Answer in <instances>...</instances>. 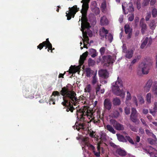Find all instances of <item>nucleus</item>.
<instances>
[{
	"instance_id": "35",
	"label": "nucleus",
	"mask_w": 157,
	"mask_h": 157,
	"mask_svg": "<svg viewBox=\"0 0 157 157\" xmlns=\"http://www.w3.org/2000/svg\"><path fill=\"white\" fill-rule=\"evenodd\" d=\"M125 32L126 34H128V33L132 32L130 26L128 25H126L124 26Z\"/></svg>"
},
{
	"instance_id": "37",
	"label": "nucleus",
	"mask_w": 157,
	"mask_h": 157,
	"mask_svg": "<svg viewBox=\"0 0 157 157\" xmlns=\"http://www.w3.org/2000/svg\"><path fill=\"white\" fill-rule=\"evenodd\" d=\"M83 36L84 38V39L83 40V42L84 43L85 42H86V43H88L89 41V39L87 36V33H83Z\"/></svg>"
},
{
	"instance_id": "47",
	"label": "nucleus",
	"mask_w": 157,
	"mask_h": 157,
	"mask_svg": "<svg viewBox=\"0 0 157 157\" xmlns=\"http://www.w3.org/2000/svg\"><path fill=\"white\" fill-rule=\"evenodd\" d=\"M107 38L108 39V40L109 41V42L111 43L113 39V35L111 33H109L108 34V36H107Z\"/></svg>"
},
{
	"instance_id": "58",
	"label": "nucleus",
	"mask_w": 157,
	"mask_h": 157,
	"mask_svg": "<svg viewBox=\"0 0 157 157\" xmlns=\"http://www.w3.org/2000/svg\"><path fill=\"white\" fill-rule=\"evenodd\" d=\"M97 85V86L95 88L96 94L100 91V86H101V85H99V84H98Z\"/></svg>"
},
{
	"instance_id": "44",
	"label": "nucleus",
	"mask_w": 157,
	"mask_h": 157,
	"mask_svg": "<svg viewBox=\"0 0 157 157\" xmlns=\"http://www.w3.org/2000/svg\"><path fill=\"white\" fill-rule=\"evenodd\" d=\"M125 138L126 140L128 141L130 143L132 144H134V143L132 139L129 136H126Z\"/></svg>"
},
{
	"instance_id": "56",
	"label": "nucleus",
	"mask_w": 157,
	"mask_h": 157,
	"mask_svg": "<svg viewBox=\"0 0 157 157\" xmlns=\"http://www.w3.org/2000/svg\"><path fill=\"white\" fill-rule=\"evenodd\" d=\"M52 95L54 96L55 97L56 96H60V93L58 91H54L53 92Z\"/></svg>"
},
{
	"instance_id": "50",
	"label": "nucleus",
	"mask_w": 157,
	"mask_h": 157,
	"mask_svg": "<svg viewBox=\"0 0 157 157\" xmlns=\"http://www.w3.org/2000/svg\"><path fill=\"white\" fill-rule=\"evenodd\" d=\"M151 17V13L150 12L147 13V15L145 17V20L146 21H148Z\"/></svg>"
},
{
	"instance_id": "30",
	"label": "nucleus",
	"mask_w": 157,
	"mask_h": 157,
	"mask_svg": "<svg viewBox=\"0 0 157 157\" xmlns=\"http://www.w3.org/2000/svg\"><path fill=\"white\" fill-rule=\"evenodd\" d=\"M133 55V51L132 50H128V51L126 53L125 55V57L128 58H131Z\"/></svg>"
},
{
	"instance_id": "41",
	"label": "nucleus",
	"mask_w": 157,
	"mask_h": 157,
	"mask_svg": "<svg viewBox=\"0 0 157 157\" xmlns=\"http://www.w3.org/2000/svg\"><path fill=\"white\" fill-rule=\"evenodd\" d=\"M128 9L129 12H132L134 11V8L132 4V3H130L128 5Z\"/></svg>"
},
{
	"instance_id": "53",
	"label": "nucleus",
	"mask_w": 157,
	"mask_h": 157,
	"mask_svg": "<svg viewBox=\"0 0 157 157\" xmlns=\"http://www.w3.org/2000/svg\"><path fill=\"white\" fill-rule=\"evenodd\" d=\"M148 141L149 143L151 145H154L155 143V141L151 139H149Z\"/></svg>"
},
{
	"instance_id": "4",
	"label": "nucleus",
	"mask_w": 157,
	"mask_h": 157,
	"mask_svg": "<svg viewBox=\"0 0 157 157\" xmlns=\"http://www.w3.org/2000/svg\"><path fill=\"white\" fill-rule=\"evenodd\" d=\"M90 1V0H82L81 2V3H82V9L81 11L82 14L81 18V21H85L88 20L86 17V14L89 8V3Z\"/></svg>"
},
{
	"instance_id": "13",
	"label": "nucleus",
	"mask_w": 157,
	"mask_h": 157,
	"mask_svg": "<svg viewBox=\"0 0 157 157\" xmlns=\"http://www.w3.org/2000/svg\"><path fill=\"white\" fill-rule=\"evenodd\" d=\"M140 26L141 28V31L143 34H144L147 29V26L144 22V19L142 18L140 21Z\"/></svg>"
},
{
	"instance_id": "28",
	"label": "nucleus",
	"mask_w": 157,
	"mask_h": 157,
	"mask_svg": "<svg viewBox=\"0 0 157 157\" xmlns=\"http://www.w3.org/2000/svg\"><path fill=\"white\" fill-rule=\"evenodd\" d=\"M156 23L157 22L155 20H151L149 24L150 28L152 30L155 29L156 26Z\"/></svg>"
},
{
	"instance_id": "60",
	"label": "nucleus",
	"mask_w": 157,
	"mask_h": 157,
	"mask_svg": "<svg viewBox=\"0 0 157 157\" xmlns=\"http://www.w3.org/2000/svg\"><path fill=\"white\" fill-rule=\"evenodd\" d=\"M139 132L142 135L144 134V130L142 127H140L139 129Z\"/></svg>"
},
{
	"instance_id": "61",
	"label": "nucleus",
	"mask_w": 157,
	"mask_h": 157,
	"mask_svg": "<svg viewBox=\"0 0 157 157\" xmlns=\"http://www.w3.org/2000/svg\"><path fill=\"white\" fill-rule=\"evenodd\" d=\"M154 112H156L157 110V102H155L154 104Z\"/></svg>"
},
{
	"instance_id": "24",
	"label": "nucleus",
	"mask_w": 157,
	"mask_h": 157,
	"mask_svg": "<svg viewBox=\"0 0 157 157\" xmlns=\"http://www.w3.org/2000/svg\"><path fill=\"white\" fill-rule=\"evenodd\" d=\"M98 80L97 78V73H94V76L92 77V79L91 81V83L93 86H94L98 84Z\"/></svg>"
},
{
	"instance_id": "8",
	"label": "nucleus",
	"mask_w": 157,
	"mask_h": 157,
	"mask_svg": "<svg viewBox=\"0 0 157 157\" xmlns=\"http://www.w3.org/2000/svg\"><path fill=\"white\" fill-rule=\"evenodd\" d=\"M130 120L133 123H136L139 121L138 118L137 111L136 109L132 108L131 113L130 116Z\"/></svg>"
},
{
	"instance_id": "10",
	"label": "nucleus",
	"mask_w": 157,
	"mask_h": 157,
	"mask_svg": "<svg viewBox=\"0 0 157 157\" xmlns=\"http://www.w3.org/2000/svg\"><path fill=\"white\" fill-rule=\"evenodd\" d=\"M97 139V141H98L97 149L99 150L100 149V146L101 147L102 144H104V142H105L106 140L105 134V133H102L100 135V136L99 138H98Z\"/></svg>"
},
{
	"instance_id": "9",
	"label": "nucleus",
	"mask_w": 157,
	"mask_h": 157,
	"mask_svg": "<svg viewBox=\"0 0 157 157\" xmlns=\"http://www.w3.org/2000/svg\"><path fill=\"white\" fill-rule=\"evenodd\" d=\"M110 121L111 124L117 130L120 131L124 130L123 125L118 122L115 120L112 119Z\"/></svg>"
},
{
	"instance_id": "31",
	"label": "nucleus",
	"mask_w": 157,
	"mask_h": 157,
	"mask_svg": "<svg viewBox=\"0 0 157 157\" xmlns=\"http://www.w3.org/2000/svg\"><path fill=\"white\" fill-rule=\"evenodd\" d=\"M113 104L114 105H119L121 104V101L120 99L118 98H116L113 99Z\"/></svg>"
},
{
	"instance_id": "19",
	"label": "nucleus",
	"mask_w": 157,
	"mask_h": 157,
	"mask_svg": "<svg viewBox=\"0 0 157 157\" xmlns=\"http://www.w3.org/2000/svg\"><path fill=\"white\" fill-rule=\"evenodd\" d=\"M88 52L87 51H86L83 53L80 56L79 62L81 65H82L84 63V60L86 59V58L88 55Z\"/></svg>"
},
{
	"instance_id": "59",
	"label": "nucleus",
	"mask_w": 157,
	"mask_h": 157,
	"mask_svg": "<svg viewBox=\"0 0 157 157\" xmlns=\"http://www.w3.org/2000/svg\"><path fill=\"white\" fill-rule=\"evenodd\" d=\"M120 115V113L117 111H116L114 112L113 113V117H117Z\"/></svg>"
},
{
	"instance_id": "20",
	"label": "nucleus",
	"mask_w": 157,
	"mask_h": 157,
	"mask_svg": "<svg viewBox=\"0 0 157 157\" xmlns=\"http://www.w3.org/2000/svg\"><path fill=\"white\" fill-rule=\"evenodd\" d=\"M101 10L102 12L105 13L107 11L106 2L104 0L102 2L100 6Z\"/></svg>"
},
{
	"instance_id": "15",
	"label": "nucleus",
	"mask_w": 157,
	"mask_h": 157,
	"mask_svg": "<svg viewBox=\"0 0 157 157\" xmlns=\"http://www.w3.org/2000/svg\"><path fill=\"white\" fill-rule=\"evenodd\" d=\"M69 92H70L71 93H72L73 94H74V95L75 96V99L73 101H72V102H73L74 103V105H77L78 102L83 100V96L82 97H81V96H80L79 97V98L78 99L76 96V93L74 91L71 90L69 89Z\"/></svg>"
},
{
	"instance_id": "49",
	"label": "nucleus",
	"mask_w": 157,
	"mask_h": 157,
	"mask_svg": "<svg viewBox=\"0 0 157 157\" xmlns=\"http://www.w3.org/2000/svg\"><path fill=\"white\" fill-rule=\"evenodd\" d=\"M129 128H130V129L133 131L134 132H136V129L135 127L132 125L131 124H129L128 125Z\"/></svg>"
},
{
	"instance_id": "45",
	"label": "nucleus",
	"mask_w": 157,
	"mask_h": 157,
	"mask_svg": "<svg viewBox=\"0 0 157 157\" xmlns=\"http://www.w3.org/2000/svg\"><path fill=\"white\" fill-rule=\"evenodd\" d=\"M95 133V132H94L91 129L88 130V133L89 134L90 136L91 137H94Z\"/></svg>"
},
{
	"instance_id": "62",
	"label": "nucleus",
	"mask_w": 157,
	"mask_h": 157,
	"mask_svg": "<svg viewBox=\"0 0 157 157\" xmlns=\"http://www.w3.org/2000/svg\"><path fill=\"white\" fill-rule=\"evenodd\" d=\"M133 100L134 102L135 103V105H136V106H137L138 105V101L137 100V98L136 97L134 96L133 97Z\"/></svg>"
},
{
	"instance_id": "33",
	"label": "nucleus",
	"mask_w": 157,
	"mask_h": 157,
	"mask_svg": "<svg viewBox=\"0 0 157 157\" xmlns=\"http://www.w3.org/2000/svg\"><path fill=\"white\" fill-rule=\"evenodd\" d=\"M148 40L149 38H148L147 37H146L145 38V40H144L143 42L140 45V48L141 49H143L144 48V47L147 44Z\"/></svg>"
},
{
	"instance_id": "38",
	"label": "nucleus",
	"mask_w": 157,
	"mask_h": 157,
	"mask_svg": "<svg viewBox=\"0 0 157 157\" xmlns=\"http://www.w3.org/2000/svg\"><path fill=\"white\" fill-rule=\"evenodd\" d=\"M137 98L139 101V102L140 104H142L144 103V100L143 97L141 96H138Z\"/></svg>"
},
{
	"instance_id": "12",
	"label": "nucleus",
	"mask_w": 157,
	"mask_h": 157,
	"mask_svg": "<svg viewBox=\"0 0 157 157\" xmlns=\"http://www.w3.org/2000/svg\"><path fill=\"white\" fill-rule=\"evenodd\" d=\"M140 67L141 68L143 74L146 75L148 74L150 68L149 65L145 62H143L140 64Z\"/></svg>"
},
{
	"instance_id": "2",
	"label": "nucleus",
	"mask_w": 157,
	"mask_h": 157,
	"mask_svg": "<svg viewBox=\"0 0 157 157\" xmlns=\"http://www.w3.org/2000/svg\"><path fill=\"white\" fill-rule=\"evenodd\" d=\"M60 94L63 96V101L61 104L64 106L67 107L68 105L72 102L75 99L74 94L70 92L67 86H64L62 88L60 91Z\"/></svg>"
},
{
	"instance_id": "63",
	"label": "nucleus",
	"mask_w": 157,
	"mask_h": 157,
	"mask_svg": "<svg viewBox=\"0 0 157 157\" xmlns=\"http://www.w3.org/2000/svg\"><path fill=\"white\" fill-rule=\"evenodd\" d=\"M125 113L126 114L128 115L130 113V110L129 108L127 107H126L124 109Z\"/></svg>"
},
{
	"instance_id": "17",
	"label": "nucleus",
	"mask_w": 157,
	"mask_h": 157,
	"mask_svg": "<svg viewBox=\"0 0 157 157\" xmlns=\"http://www.w3.org/2000/svg\"><path fill=\"white\" fill-rule=\"evenodd\" d=\"M43 44H44L46 45L45 49H47L48 48V51L49 52V50H51V52H52V44L50 43L49 41L48 38L46 39V40L43 42Z\"/></svg>"
},
{
	"instance_id": "1",
	"label": "nucleus",
	"mask_w": 157,
	"mask_h": 157,
	"mask_svg": "<svg viewBox=\"0 0 157 157\" xmlns=\"http://www.w3.org/2000/svg\"><path fill=\"white\" fill-rule=\"evenodd\" d=\"M93 112L90 109H88L87 107L84 106L78 109H77L76 115L77 117L81 121H84L86 117L89 119L90 121H93L94 123H97L100 122L101 119L100 115L97 113L96 117L94 116Z\"/></svg>"
},
{
	"instance_id": "23",
	"label": "nucleus",
	"mask_w": 157,
	"mask_h": 157,
	"mask_svg": "<svg viewBox=\"0 0 157 157\" xmlns=\"http://www.w3.org/2000/svg\"><path fill=\"white\" fill-rule=\"evenodd\" d=\"M73 104L74 105V103L73 102H71L69 105H68L67 107H66V111L67 112L70 111L72 113L73 110L75 109L73 107Z\"/></svg>"
},
{
	"instance_id": "25",
	"label": "nucleus",
	"mask_w": 157,
	"mask_h": 157,
	"mask_svg": "<svg viewBox=\"0 0 157 157\" xmlns=\"http://www.w3.org/2000/svg\"><path fill=\"white\" fill-rule=\"evenodd\" d=\"M85 70L86 74V76L88 77H90L91 75L94 73V71L91 70L90 68H86Z\"/></svg>"
},
{
	"instance_id": "36",
	"label": "nucleus",
	"mask_w": 157,
	"mask_h": 157,
	"mask_svg": "<svg viewBox=\"0 0 157 157\" xmlns=\"http://www.w3.org/2000/svg\"><path fill=\"white\" fill-rule=\"evenodd\" d=\"M68 71L70 74H73L74 73L76 72H77V70L75 68V66H73L71 65Z\"/></svg>"
},
{
	"instance_id": "16",
	"label": "nucleus",
	"mask_w": 157,
	"mask_h": 157,
	"mask_svg": "<svg viewBox=\"0 0 157 157\" xmlns=\"http://www.w3.org/2000/svg\"><path fill=\"white\" fill-rule=\"evenodd\" d=\"M98 74L99 76L104 79H106L109 77L108 73L106 70H101L98 72Z\"/></svg>"
},
{
	"instance_id": "22",
	"label": "nucleus",
	"mask_w": 157,
	"mask_h": 157,
	"mask_svg": "<svg viewBox=\"0 0 157 157\" xmlns=\"http://www.w3.org/2000/svg\"><path fill=\"white\" fill-rule=\"evenodd\" d=\"M152 83V80L149 79L147 82L144 89L146 91L148 92L150 90V88Z\"/></svg>"
},
{
	"instance_id": "57",
	"label": "nucleus",
	"mask_w": 157,
	"mask_h": 157,
	"mask_svg": "<svg viewBox=\"0 0 157 157\" xmlns=\"http://www.w3.org/2000/svg\"><path fill=\"white\" fill-rule=\"evenodd\" d=\"M52 102V104L53 105L55 104V100L54 98H51L49 101V102L50 105L51 104V102Z\"/></svg>"
},
{
	"instance_id": "21",
	"label": "nucleus",
	"mask_w": 157,
	"mask_h": 157,
	"mask_svg": "<svg viewBox=\"0 0 157 157\" xmlns=\"http://www.w3.org/2000/svg\"><path fill=\"white\" fill-rule=\"evenodd\" d=\"M108 21L105 16L102 17L100 20V24L102 26L107 25L108 24Z\"/></svg>"
},
{
	"instance_id": "5",
	"label": "nucleus",
	"mask_w": 157,
	"mask_h": 157,
	"mask_svg": "<svg viewBox=\"0 0 157 157\" xmlns=\"http://www.w3.org/2000/svg\"><path fill=\"white\" fill-rule=\"evenodd\" d=\"M83 141L84 142L85 145L88 147L89 149L92 151L94 155L97 157H99L100 156V154L101 152L102 153H104V148L103 147H101L100 146L99 150H98V152L95 151V147L88 142L87 141V138H84Z\"/></svg>"
},
{
	"instance_id": "11",
	"label": "nucleus",
	"mask_w": 157,
	"mask_h": 157,
	"mask_svg": "<svg viewBox=\"0 0 157 157\" xmlns=\"http://www.w3.org/2000/svg\"><path fill=\"white\" fill-rule=\"evenodd\" d=\"M112 107V103L108 98H105L104 101V108L105 110H110Z\"/></svg>"
},
{
	"instance_id": "29",
	"label": "nucleus",
	"mask_w": 157,
	"mask_h": 157,
	"mask_svg": "<svg viewBox=\"0 0 157 157\" xmlns=\"http://www.w3.org/2000/svg\"><path fill=\"white\" fill-rule=\"evenodd\" d=\"M89 54L92 57L94 58L97 56L96 51L95 49L93 48H91L89 49Z\"/></svg>"
},
{
	"instance_id": "42",
	"label": "nucleus",
	"mask_w": 157,
	"mask_h": 157,
	"mask_svg": "<svg viewBox=\"0 0 157 157\" xmlns=\"http://www.w3.org/2000/svg\"><path fill=\"white\" fill-rule=\"evenodd\" d=\"M84 90L85 92H90L91 90V85L90 84L87 85L85 88Z\"/></svg>"
},
{
	"instance_id": "6",
	"label": "nucleus",
	"mask_w": 157,
	"mask_h": 157,
	"mask_svg": "<svg viewBox=\"0 0 157 157\" xmlns=\"http://www.w3.org/2000/svg\"><path fill=\"white\" fill-rule=\"evenodd\" d=\"M88 21V20L85 21H81V31L82 32V34L83 33H87V35H88L89 36L91 37L93 35L92 32L90 29V26Z\"/></svg>"
},
{
	"instance_id": "48",
	"label": "nucleus",
	"mask_w": 157,
	"mask_h": 157,
	"mask_svg": "<svg viewBox=\"0 0 157 157\" xmlns=\"http://www.w3.org/2000/svg\"><path fill=\"white\" fill-rule=\"evenodd\" d=\"M128 16V20L129 21H132L134 18V15L133 13L131 14H129Z\"/></svg>"
},
{
	"instance_id": "54",
	"label": "nucleus",
	"mask_w": 157,
	"mask_h": 157,
	"mask_svg": "<svg viewBox=\"0 0 157 157\" xmlns=\"http://www.w3.org/2000/svg\"><path fill=\"white\" fill-rule=\"evenodd\" d=\"M127 95L126 97V100H130L131 99V96L130 93L129 91H128L127 92Z\"/></svg>"
},
{
	"instance_id": "18",
	"label": "nucleus",
	"mask_w": 157,
	"mask_h": 157,
	"mask_svg": "<svg viewBox=\"0 0 157 157\" xmlns=\"http://www.w3.org/2000/svg\"><path fill=\"white\" fill-rule=\"evenodd\" d=\"M104 61L106 62L109 64L113 63L114 61L112 57L110 55L104 56L103 57Z\"/></svg>"
},
{
	"instance_id": "40",
	"label": "nucleus",
	"mask_w": 157,
	"mask_h": 157,
	"mask_svg": "<svg viewBox=\"0 0 157 157\" xmlns=\"http://www.w3.org/2000/svg\"><path fill=\"white\" fill-rule=\"evenodd\" d=\"M151 94L150 93H148L146 95V101L147 103H150L151 102Z\"/></svg>"
},
{
	"instance_id": "14",
	"label": "nucleus",
	"mask_w": 157,
	"mask_h": 157,
	"mask_svg": "<svg viewBox=\"0 0 157 157\" xmlns=\"http://www.w3.org/2000/svg\"><path fill=\"white\" fill-rule=\"evenodd\" d=\"M108 33V30L106 29L104 27H102L99 30V35L102 38L105 37L107 39V34Z\"/></svg>"
},
{
	"instance_id": "43",
	"label": "nucleus",
	"mask_w": 157,
	"mask_h": 157,
	"mask_svg": "<svg viewBox=\"0 0 157 157\" xmlns=\"http://www.w3.org/2000/svg\"><path fill=\"white\" fill-rule=\"evenodd\" d=\"M152 91L154 94L157 95V84H155L152 86Z\"/></svg>"
},
{
	"instance_id": "32",
	"label": "nucleus",
	"mask_w": 157,
	"mask_h": 157,
	"mask_svg": "<svg viewBox=\"0 0 157 157\" xmlns=\"http://www.w3.org/2000/svg\"><path fill=\"white\" fill-rule=\"evenodd\" d=\"M24 95L26 98H31L33 97L32 94L30 92L27 90H25L24 92Z\"/></svg>"
},
{
	"instance_id": "55",
	"label": "nucleus",
	"mask_w": 157,
	"mask_h": 157,
	"mask_svg": "<svg viewBox=\"0 0 157 157\" xmlns=\"http://www.w3.org/2000/svg\"><path fill=\"white\" fill-rule=\"evenodd\" d=\"M100 52L101 55H103L105 52V49L104 47H101L99 50Z\"/></svg>"
},
{
	"instance_id": "64",
	"label": "nucleus",
	"mask_w": 157,
	"mask_h": 157,
	"mask_svg": "<svg viewBox=\"0 0 157 157\" xmlns=\"http://www.w3.org/2000/svg\"><path fill=\"white\" fill-rule=\"evenodd\" d=\"M140 121L142 123V124L145 126H147V125L146 124V122L145 120L143 118H141Z\"/></svg>"
},
{
	"instance_id": "3",
	"label": "nucleus",
	"mask_w": 157,
	"mask_h": 157,
	"mask_svg": "<svg viewBox=\"0 0 157 157\" xmlns=\"http://www.w3.org/2000/svg\"><path fill=\"white\" fill-rule=\"evenodd\" d=\"M122 86V80L118 77L117 81L112 83V89L113 93L123 98L124 97L125 94L123 90Z\"/></svg>"
},
{
	"instance_id": "7",
	"label": "nucleus",
	"mask_w": 157,
	"mask_h": 157,
	"mask_svg": "<svg viewBox=\"0 0 157 157\" xmlns=\"http://www.w3.org/2000/svg\"><path fill=\"white\" fill-rule=\"evenodd\" d=\"M69 11L66 12V16L68 20L71 19L72 17H74L75 14L79 10V8H78L77 5H75L71 8L69 7Z\"/></svg>"
},
{
	"instance_id": "51",
	"label": "nucleus",
	"mask_w": 157,
	"mask_h": 157,
	"mask_svg": "<svg viewBox=\"0 0 157 157\" xmlns=\"http://www.w3.org/2000/svg\"><path fill=\"white\" fill-rule=\"evenodd\" d=\"M44 46L46 47V45L44 44H43L42 42V43L40 44L37 46V48L38 49H39L40 50H41Z\"/></svg>"
},
{
	"instance_id": "27",
	"label": "nucleus",
	"mask_w": 157,
	"mask_h": 157,
	"mask_svg": "<svg viewBox=\"0 0 157 157\" xmlns=\"http://www.w3.org/2000/svg\"><path fill=\"white\" fill-rule=\"evenodd\" d=\"M116 152L119 155L122 156H124L126 155V152L121 148L117 149Z\"/></svg>"
},
{
	"instance_id": "34",
	"label": "nucleus",
	"mask_w": 157,
	"mask_h": 157,
	"mask_svg": "<svg viewBox=\"0 0 157 157\" xmlns=\"http://www.w3.org/2000/svg\"><path fill=\"white\" fill-rule=\"evenodd\" d=\"M117 139L118 140L120 141L123 142H126V140L125 138L122 135L118 134L117 135Z\"/></svg>"
},
{
	"instance_id": "39",
	"label": "nucleus",
	"mask_w": 157,
	"mask_h": 157,
	"mask_svg": "<svg viewBox=\"0 0 157 157\" xmlns=\"http://www.w3.org/2000/svg\"><path fill=\"white\" fill-rule=\"evenodd\" d=\"M88 63L89 66L93 67L95 64V61L94 60H92L91 58H90L88 60Z\"/></svg>"
},
{
	"instance_id": "26",
	"label": "nucleus",
	"mask_w": 157,
	"mask_h": 157,
	"mask_svg": "<svg viewBox=\"0 0 157 157\" xmlns=\"http://www.w3.org/2000/svg\"><path fill=\"white\" fill-rule=\"evenodd\" d=\"M105 128L107 130L113 134H115L116 133V131L111 125L109 124H108L106 125H105Z\"/></svg>"
},
{
	"instance_id": "52",
	"label": "nucleus",
	"mask_w": 157,
	"mask_h": 157,
	"mask_svg": "<svg viewBox=\"0 0 157 157\" xmlns=\"http://www.w3.org/2000/svg\"><path fill=\"white\" fill-rule=\"evenodd\" d=\"M140 0H137L136 1V6L137 9L139 10L141 8L140 7Z\"/></svg>"
},
{
	"instance_id": "46",
	"label": "nucleus",
	"mask_w": 157,
	"mask_h": 157,
	"mask_svg": "<svg viewBox=\"0 0 157 157\" xmlns=\"http://www.w3.org/2000/svg\"><path fill=\"white\" fill-rule=\"evenodd\" d=\"M152 14L154 17H155L157 16V10L155 8L153 9L152 10Z\"/></svg>"
}]
</instances>
